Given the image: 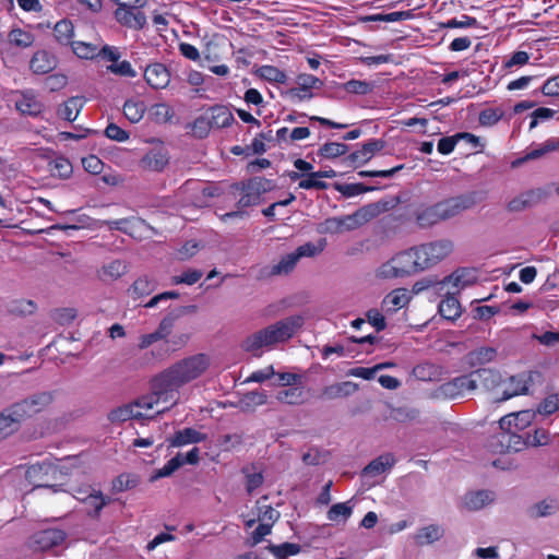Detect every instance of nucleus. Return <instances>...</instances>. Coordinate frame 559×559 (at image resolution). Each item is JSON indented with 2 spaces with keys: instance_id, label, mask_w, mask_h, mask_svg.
Masks as SVG:
<instances>
[{
  "instance_id": "f257e3e1",
  "label": "nucleus",
  "mask_w": 559,
  "mask_h": 559,
  "mask_svg": "<svg viewBox=\"0 0 559 559\" xmlns=\"http://www.w3.org/2000/svg\"><path fill=\"white\" fill-rule=\"evenodd\" d=\"M211 366L205 354H195L166 368L152 379L154 399L163 403L158 413H165L179 403V388L200 378Z\"/></svg>"
},
{
  "instance_id": "f03ea898",
  "label": "nucleus",
  "mask_w": 559,
  "mask_h": 559,
  "mask_svg": "<svg viewBox=\"0 0 559 559\" xmlns=\"http://www.w3.org/2000/svg\"><path fill=\"white\" fill-rule=\"evenodd\" d=\"M304 323L305 319L299 314L284 318L247 335L240 347L243 352L259 358L265 352L273 350L293 338Z\"/></svg>"
},
{
  "instance_id": "7ed1b4c3",
  "label": "nucleus",
  "mask_w": 559,
  "mask_h": 559,
  "mask_svg": "<svg viewBox=\"0 0 559 559\" xmlns=\"http://www.w3.org/2000/svg\"><path fill=\"white\" fill-rule=\"evenodd\" d=\"M498 380L499 374L492 369L479 368L441 384L437 390V394L444 399L454 400L474 393L479 383L490 389Z\"/></svg>"
},
{
  "instance_id": "20e7f679",
  "label": "nucleus",
  "mask_w": 559,
  "mask_h": 559,
  "mask_svg": "<svg viewBox=\"0 0 559 559\" xmlns=\"http://www.w3.org/2000/svg\"><path fill=\"white\" fill-rule=\"evenodd\" d=\"M419 272L413 248L400 251L382 262L373 272L377 280L388 281L409 276Z\"/></svg>"
},
{
  "instance_id": "39448f33",
  "label": "nucleus",
  "mask_w": 559,
  "mask_h": 559,
  "mask_svg": "<svg viewBox=\"0 0 559 559\" xmlns=\"http://www.w3.org/2000/svg\"><path fill=\"white\" fill-rule=\"evenodd\" d=\"M454 249L449 239H439L413 247L418 271L431 269L445 260Z\"/></svg>"
},
{
  "instance_id": "423d86ee",
  "label": "nucleus",
  "mask_w": 559,
  "mask_h": 559,
  "mask_svg": "<svg viewBox=\"0 0 559 559\" xmlns=\"http://www.w3.org/2000/svg\"><path fill=\"white\" fill-rule=\"evenodd\" d=\"M160 407H163V403L154 399V390L151 388L150 394L140 397L134 403L126 404L112 409L108 414V419L111 423H122L133 418H152L147 412L155 409L156 414H159L158 408Z\"/></svg>"
},
{
  "instance_id": "0eeeda50",
  "label": "nucleus",
  "mask_w": 559,
  "mask_h": 559,
  "mask_svg": "<svg viewBox=\"0 0 559 559\" xmlns=\"http://www.w3.org/2000/svg\"><path fill=\"white\" fill-rule=\"evenodd\" d=\"M72 495L85 504L87 515L94 519H98L103 508L110 502L109 497L104 496L100 490L91 486L78 487Z\"/></svg>"
},
{
  "instance_id": "6e6552de",
  "label": "nucleus",
  "mask_w": 559,
  "mask_h": 559,
  "mask_svg": "<svg viewBox=\"0 0 559 559\" xmlns=\"http://www.w3.org/2000/svg\"><path fill=\"white\" fill-rule=\"evenodd\" d=\"M52 401L50 393L41 392L34 394L21 402L14 403L9 406L11 413L15 416L17 421L21 424L27 417L33 416L36 413L43 411Z\"/></svg>"
},
{
  "instance_id": "1a4fd4ad",
  "label": "nucleus",
  "mask_w": 559,
  "mask_h": 559,
  "mask_svg": "<svg viewBox=\"0 0 559 559\" xmlns=\"http://www.w3.org/2000/svg\"><path fill=\"white\" fill-rule=\"evenodd\" d=\"M200 462V450L192 448L186 454L177 453L162 468L156 469L150 477V481L173 475L183 464L197 465Z\"/></svg>"
},
{
  "instance_id": "9d476101",
  "label": "nucleus",
  "mask_w": 559,
  "mask_h": 559,
  "mask_svg": "<svg viewBox=\"0 0 559 559\" xmlns=\"http://www.w3.org/2000/svg\"><path fill=\"white\" fill-rule=\"evenodd\" d=\"M476 194L468 193L443 200L441 202H438L437 204L442 221H447L473 207L476 204Z\"/></svg>"
},
{
  "instance_id": "9b49d317",
  "label": "nucleus",
  "mask_w": 559,
  "mask_h": 559,
  "mask_svg": "<svg viewBox=\"0 0 559 559\" xmlns=\"http://www.w3.org/2000/svg\"><path fill=\"white\" fill-rule=\"evenodd\" d=\"M66 538L67 534L62 530H43L31 537L28 545L35 551H46L62 545Z\"/></svg>"
},
{
  "instance_id": "f8f14e48",
  "label": "nucleus",
  "mask_w": 559,
  "mask_h": 559,
  "mask_svg": "<svg viewBox=\"0 0 559 559\" xmlns=\"http://www.w3.org/2000/svg\"><path fill=\"white\" fill-rule=\"evenodd\" d=\"M169 159L168 150L159 144L148 150L140 159L139 165L143 170L162 173L168 166Z\"/></svg>"
},
{
  "instance_id": "ddd939ff",
  "label": "nucleus",
  "mask_w": 559,
  "mask_h": 559,
  "mask_svg": "<svg viewBox=\"0 0 559 559\" xmlns=\"http://www.w3.org/2000/svg\"><path fill=\"white\" fill-rule=\"evenodd\" d=\"M536 413L532 409H524L516 413H511L503 416L499 420V426L502 431L513 430L515 432L522 431L531 426L535 419Z\"/></svg>"
},
{
  "instance_id": "4468645a",
  "label": "nucleus",
  "mask_w": 559,
  "mask_h": 559,
  "mask_svg": "<svg viewBox=\"0 0 559 559\" xmlns=\"http://www.w3.org/2000/svg\"><path fill=\"white\" fill-rule=\"evenodd\" d=\"M102 225L108 227L109 230H120L132 237H142L148 229V225L140 218H121L116 221H104Z\"/></svg>"
},
{
  "instance_id": "2eb2a0df",
  "label": "nucleus",
  "mask_w": 559,
  "mask_h": 559,
  "mask_svg": "<svg viewBox=\"0 0 559 559\" xmlns=\"http://www.w3.org/2000/svg\"><path fill=\"white\" fill-rule=\"evenodd\" d=\"M139 9L133 5L118 7L115 11V17L123 26L135 29L142 28L146 23V17Z\"/></svg>"
},
{
  "instance_id": "dca6fc26",
  "label": "nucleus",
  "mask_w": 559,
  "mask_h": 559,
  "mask_svg": "<svg viewBox=\"0 0 559 559\" xmlns=\"http://www.w3.org/2000/svg\"><path fill=\"white\" fill-rule=\"evenodd\" d=\"M173 326L174 319L169 317L164 318L154 332L139 336L138 348L141 350L146 349L153 346L155 343L166 338L170 334Z\"/></svg>"
},
{
  "instance_id": "f3484780",
  "label": "nucleus",
  "mask_w": 559,
  "mask_h": 559,
  "mask_svg": "<svg viewBox=\"0 0 559 559\" xmlns=\"http://www.w3.org/2000/svg\"><path fill=\"white\" fill-rule=\"evenodd\" d=\"M15 108L22 115L38 116L43 109V104L38 100L33 91H24L15 94Z\"/></svg>"
},
{
  "instance_id": "a211bd4d",
  "label": "nucleus",
  "mask_w": 559,
  "mask_h": 559,
  "mask_svg": "<svg viewBox=\"0 0 559 559\" xmlns=\"http://www.w3.org/2000/svg\"><path fill=\"white\" fill-rule=\"evenodd\" d=\"M409 300L411 296L406 288H395L383 298L381 308L386 313H394L404 308Z\"/></svg>"
},
{
  "instance_id": "6ab92c4d",
  "label": "nucleus",
  "mask_w": 559,
  "mask_h": 559,
  "mask_svg": "<svg viewBox=\"0 0 559 559\" xmlns=\"http://www.w3.org/2000/svg\"><path fill=\"white\" fill-rule=\"evenodd\" d=\"M496 495L490 490H478L466 493L463 498V507L468 511H478L491 504Z\"/></svg>"
},
{
  "instance_id": "aec40b11",
  "label": "nucleus",
  "mask_w": 559,
  "mask_h": 559,
  "mask_svg": "<svg viewBox=\"0 0 559 559\" xmlns=\"http://www.w3.org/2000/svg\"><path fill=\"white\" fill-rule=\"evenodd\" d=\"M444 536V528L440 524H429L417 530L414 542L417 546L432 545Z\"/></svg>"
},
{
  "instance_id": "412c9836",
  "label": "nucleus",
  "mask_w": 559,
  "mask_h": 559,
  "mask_svg": "<svg viewBox=\"0 0 559 559\" xmlns=\"http://www.w3.org/2000/svg\"><path fill=\"white\" fill-rule=\"evenodd\" d=\"M206 435L194 428H183L168 439L169 447L181 448L189 444L200 443L206 440Z\"/></svg>"
},
{
  "instance_id": "4be33fe9",
  "label": "nucleus",
  "mask_w": 559,
  "mask_h": 559,
  "mask_svg": "<svg viewBox=\"0 0 559 559\" xmlns=\"http://www.w3.org/2000/svg\"><path fill=\"white\" fill-rule=\"evenodd\" d=\"M379 213V209L377 205L369 204L357 210L355 213L350 215H346L345 225H347V229L354 230L365 225L372 218H374Z\"/></svg>"
},
{
  "instance_id": "5701e85b",
  "label": "nucleus",
  "mask_w": 559,
  "mask_h": 559,
  "mask_svg": "<svg viewBox=\"0 0 559 559\" xmlns=\"http://www.w3.org/2000/svg\"><path fill=\"white\" fill-rule=\"evenodd\" d=\"M144 78L153 88H164L169 84L170 75L165 66L154 63L146 68Z\"/></svg>"
},
{
  "instance_id": "b1692460",
  "label": "nucleus",
  "mask_w": 559,
  "mask_h": 559,
  "mask_svg": "<svg viewBox=\"0 0 559 559\" xmlns=\"http://www.w3.org/2000/svg\"><path fill=\"white\" fill-rule=\"evenodd\" d=\"M384 147V142L381 140H372L362 145L361 148L355 151L348 156V159L359 166L369 162L377 152Z\"/></svg>"
},
{
  "instance_id": "393cba45",
  "label": "nucleus",
  "mask_w": 559,
  "mask_h": 559,
  "mask_svg": "<svg viewBox=\"0 0 559 559\" xmlns=\"http://www.w3.org/2000/svg\"><path fill=\"white\" fill-rule=\"evenodd\" d=\"M84 104L85 99L81 96L70 97L58 107L57 115L66 121L73 122L79 117Z\"/></svg>"
},
{
  "instance_id": "a878e982",
  "label": "nucleus",
  "mask_w": 559,
  "mask_h": 559,
  "mask_svg": "<svg viewBox=\"0 0 559 559\" xmlns=\"http://www.w3.org/2000/svg\"><path fill=\"white\" fill-rule=\"evenodd\" d=\"M357 390L358 385L352 381L333 383L322 390L321 397L324 400L346 397L354 394Z\"/></svg>"
},
{
  "instance_id": "bb28decb",
  "label": "nucleus",
  "mask_w": 559,
  "mask_h": 559,
  "mask_svg": "<svg viewBox=\"0 0 559 559\" xmlns=\"http://www.w3.org/2000/svg\"><path fill=\"white\" fill-rule=\"evenodd\" d=\"M559 511V499L557 498H546L542 501H538L532 504L527 514L532 519L546 518L550 516Z\"/></svg>"
},
{
  "instance_id": "cd10ccee",
  "label": "nucleus",
  "mask_w": 559,
  "mask_h": 559,
  "mask_svg": "<svg viewBox=\"0 0 559 559\" xmlns=\"http://www.w3.org/2000/svg\"><path fill=\"white\" fill-rule=\"evenodd\" d=\"M29 66L34 73L46 74L56 68L57 60L51 53L39 50L34 53Z\"/></svg>"
},
{
  "instance_id": "c85d7f7f",
  "label": "nucleus",
  "mask_w": 559,
  "mask_h": 559,
  "mask_svg": "<svg viewBox=\"0 0 559 559\" xmlns=\"http://www.w3.org/2000/svg\"><path fill=\"white\" fill-rule=\"evenodd\" d=\"M127 264L122 260H112L105 263L98 271L97 277L103 282L116 281L127 273Z\"/></svg>"
},
{
  "instance_id": "c756f323",
  "label": "nucleus",
  "mask_w": 559,
  "mask_h": 559,
  "mask_svg": "<svg viewBox=\"0 0 559 559\" xmlns=\"http://www.w3.org/2000/svg\"><path fill=\"white\" fill-rule=\"evenodd\" d=\"M415 218L420 227H430L442 222L437 203L418 209L415 213Z\"/></svg>"
},
{
  "instance_id": "7c9ffc66",
  "label": "nucleus",
  "mask_w": 559,
  "mask_h": 559,
  "mask_svg": "<svg viewBox=\"0 0 559 559\" xmlns=\"http://www.w3.org/2000/svg\"><path fill=\"white\" fill-rule=\"evenodd\" d=\"M542 198L540 191H527L525 193H522L515 198H513L508 203V210L510 212H521L527 207H531L535 203H537Z\"/></svg>"
},
{
  "instance_id": "2f4dec72",
  "label": "nucleus",
  "mask_w": 559,
  "mask_h": 559,
  "mask_svg": "<svg viewBox=\"0 0 559 559\" xmlns=\"http://www.w3.org/2000/svg\"><path fill=\"white\" fill-rule=\"evenodd\" d=\"M20 428V423L11 413L10 407L0 412V442L14 435Z\"/></svg>"
},
{
  "instance_id": "473e14b6",
  "label": "nucleus",
  "mask_w": 559,
  "mask_h": 559,
  "mask_svg": "<svg viewBox=\"0 0 559 559\" xmlns=\"http://www.w3.org/2000/svg\"><path fill=\"white\" fill-rule=\"evenodd\" d=\"M497 352L493 347H479L465 356V362L469 367H477L488 364L495 359Z\"/></svg>"
},
{
  "instance_id": "72a5a7b5",
  "label": "nucleus",
  "mask_w": 559,
  "mask_h": 559,
  "mask_svg": "<svg viewBox=\"0 0 559 559\" xmlns=\"http://www.w3.org/2000/svg\"><path fill=\"white\" fill-rule=\"evenodd\" d=\"M394 464V459L390 454L381 455L371 461L365 468L364 475L376 477L388 472Z\"/></svg>"
},
{
  "instance_id": "f704fd0d",
  "label": "nucleus",
  "mask_w": 559,
  "mask_h": 559,
  "mask_svg": "<svg viewBox=\"0 0 559 559\" xmlns=\"http://www.w3.org/2000/svg\"><path fill=\"white\" fill-rule=\"evenodd\" d=\"M501 451L519 452L527 447L526 438H523L518 432L502 431L500 436Z\"/></svg>"
},
{
  "instance_id": "c9c22d12",
  "label": "nucleus",
  "mask_w": 559,
  "mask_h": 559,
  "mask_svg": "<svg viewBox=\"0 0 559 559\" xmlns=\"http://www.w3.org/2000/svg\"><path fill=\"white\" fill-rule=\"evenodd\" d=\"M266 399L264 391H251L239 399L238 406L243 412H253L258 406L265 404Z\"/></svg>"
},
{
  "instance_id": "e433bc0d",
  "label": "nucleus",
  "mask_w": 559,
  "mask_h": 559,
  "mask_svg": "<svg viewBox=\"0 0 559 559\" xmlns=\"http://www.w3.org/2000/svg\"><path fill=\"white\" fill-rule=\"evenodd\" d=\"M439 313L447 320H455L462 313L459 300L451 294L445 296L439 304Z\"/></svg>"
},
{
  "instance_id": "4c0bfd02",
  "label": "nucleus",
  "mask_w": 559,
  "mask_h": 559,
  "mask_svg": "<svg viewBox=\"0 0 559 559\" xmlns=\"http://www.w3.org/2000/svg\"><path fill=\"white\" fill-rule=\"evenodd\" d=\"M235 121L233 114L224 106H216L211 110L210 126L222 129L229 127Z\"/></svg>"
},
{
  "instance_id": "58836bf2",
  "label": "nucleus",
  "mask_w": 559,
  "mask_h": 559,
  "mask_svg": "<svg viewBox=\"0 0 559 559\" xmlns=\"http://www.w3.org/2000/svg\"><path fill=\"white\" fill-rule=\"evenodd\" d=\"M277 401L289 405H298L305 401V391L302 386L292 385L281 390L276 395Z\"/></svg>"
},
{
  "instance_id": "ea45409f",
  "label": "nucleus",
  "mask_w": 559,
  "mask_h": 559,
  "mask_svg": "<svg viewBox=\"0 0 559 559\" xmlns=\"http://www.w3.org/2000/svg\"><path fill=\"white\" fill-rule=\"evenodd\" d=\"M156 282L144 275L134 281L130 288L133 298H140L152 294L156 289Z\"/></svg>"
},
{
  "instance_id": "a19ab883",
  "label": "nucleus",
  "mask_w": 559,
  "mask_h": 559,
  "mask_svg": "<svg viewBox=\"0 0 559 559\" xmlns=\"http://www.w3.org/2000/svg\"><path fill=\"white\" fill-rule=\"evenodd\" d=\"M8 41L19 48L31 47L34 43V35L22 28H12L8 34Z\"/></svg>"
},
{
  "instance_id": "79ce46f5",
  "label": "nucleus",
  "mask_w": 559,
  "mask_h": 559,
  "mask_svg": "<svg viewBox=\"0 0 559 559\" xmlns=\"http://www.w3.org/2000/svg\"><path fill=\"white\" fill-rule=\"evenodd\" d=\"M56 39L62 45H71L74 35V27L71 21L61 20L56 23L53 28Z\"/></svg>"
},
{
  "instance_id": "37998d69",
  "label": "nucleus",
  "mask_w": 559,
  "mask_h": 559,
  "mask_svg": "<svg viewBox=\"0 0 559 559\" xmlns=\"http://www.w3.org/2000/svg\"><path fill=\"white\" fill-rule=\"evenodd\" d=\"M353 513V506L350 501L340 502L333 504L328 511L326 518L332 522H345L348 518H350Z\"/></svg>"
},
{
  "instance_id": "c03bdc74",
  "label": "nucleus",
  "mask_w": 559,
  "mask_h": 559,
  "mask_svg": "<svg viewBox=\"0 0 559 559\" xmlns=\"http://www.w3.org/2000/svg\"><path fill=\"white\" fill-rule=\"evenodd\" d=\"M257 73L261 79L272 83L284 84L287 81V75L285 74V72L274 66H261L258 69Z\"/></svg>"
},
{
  "instance_id": "a18cd8bd",
  "label": "nucleus",
  "mask_w": 559,
  "mask_h": 559,
  "mask_svg": "<svg viewBox=\"0 0 559 559\" xmlns=\"http://www.w3.org/2000/svg\"><path fill=\"white\" fill-rule=\"evenodd\" d=\"M299 259L296 257V253L293 251L286 255H284L276 264L272 266L271 274L272 275H285L290 273Z\"/></svg>"
},
{
  "instance_id": "49530a36",
  "label": "nucleus",
  "mask_w": 559,
  "mask_h": 559,
  "mask_svg": "<svg viewBox=\"0 0 559 559\" xmlns=\"http://www.w3.org/2000/svg\"><path fill=\"white\" fill-rule=\"evenodd\" d=\"M326 246L325 239H320L318 242H306L299 246L294 252L296 257L300 260L301 258H313L320 254Z\"/></svg>"
},
{
  "instance_id": "de8ad7c7",
  "label": "nucleus",
  "mask_w": 559,
  "mask_h": 559,
  "mask_svg": "<svg viewBox=\"0 0 559 559\" xmlns=\"http://www.w3.org/2000/svg\"><path fill=\"white\" fill-rule=\"evenodd\" d=\"M126 118L132 123L139 122L145 112V105L138 100H127L123 106Z\"/></svg>"
},
{
  "instance_id": "09e8293b",
  "label": "nucleus",
  "mask_w": 559,
  "mask_h": 559,
  "mask_svg": "<svg viewBox=\"0 0 559 559\" xmlns=\"http://www.w3.org/2000/svg\"><path fill=\"white\" fill-rule=\"evenodd\" d=\"M71 46L73 52L81 59H93L99 53V47L94 44L75 40L71 43Z\"/></svg>"
},
{
  "instance_id": "8fccbe9b",
  "label": "nucleus",
  "mask_w": 559,
  "mask_h": 559,
  "mask_svg": "<svg viewBox=\"0 0 559 559\" xmlns=\"http://www.w3.org/2000/svg\"><path fill=\"white\" fill-rule=\"evenodd\" d=\"M36 310L37 305L31 299H15L9 305V311L16 316H29Z\"/></svg>"
},
{
  "instance_id": "3c124183",
  "label": "nucleus",
  "mask_w": 559,
  "mask_h": 559,
  "mask_svg": "<svg viewBox=\"0 0 559 559\" xmlns=\"http://www.w3.org/2000/svg\"><path fill=\"white\" fill-rule=\"evenodd\" d=\"M527 390H528V388H527L526 381L524 379L518 378V377H511L509 380L508 388L503 391L501 401L509 400V399L520 395V394H526Z\"/></svg>"
},
{
  "instance_id": "603ef678",
  "label": "nucleus",
  "mask_w": 559,
  "mask_h": 559,
  "mask_svg": "<svg viewBox=\"0 0 559 559\" xmlns=\"http://www.w3.org/2000/svg\"><path fill=\"white\" fill-rule=\"evenodd\" d=\"M296 83L299 86V90L302 92H306L308 94H305L302 97L305 98H311L312 94L310 93L311 88H319L322 85V82L320 79L312 74L308 73H301L297 76Z\"/></svg>"
},
{
  "instance_id": "864d4df0",
  "label": "nucleus",
  "mask_w": 559,
  "mask_h": 559,
  "mask_svg": "<svg viewBox=\"0 0 559 559\" xmlns=\"http://www.w3.org/2000/svg\"><path fill=\"white\" fill-rule=\"evenodd\" d=\"M413 373L421 381H432L439 378L440 369L432 364H421L414 368Z\"/></svg>"
},
{
  "instance_id": "5fc2aeb1",
  "label": "nucleus",
  "mask_w": 559,
  "mask_h": 559,
  "mask_svg": "<svg viewBox=\"0 0 559 559\" xmlns=\"http://www.w3.org/2000/svg\"><path fill=\"white\" fill-rule=\"evenodd\" d=\"M57 472H58V468L52 463L43 462L40 464L32 465L27 469V477L35 483L37 480V478H39L41 475L55 476Z\"/></svg>"
},
{
  "instance_id": "6e6d98bb",
  "label": "nucleus",
  "mask_w": 559,
  "mask_h": 559,
  "mask_svg": "<svg viewBox=\"0 0 559 559\" xmlns=\"http://www.w3.org/2000/svg\"><path fill=\"white\" fill-rule=\"evenodd\" d=\"M260 201V190L251 185L243 189L241 198L237 202V207L242 210L258 204Z\"/></svg>"
},
{
  "instance_id": "4d7b16f0",
  "label": "nucleus",
  "mask_w": 559,
  "mask_h": 559,
  "mask_svg": "<svg viewBox=\"0 0 559 559\" xmlns=\"http://www.w3.org/2000/svg\"><path fill=\"white\" fill-rule=\"evenodd\" d=\"M267 549L276 557L277 559H285L288 556H294L299 554L300 546L298 544L293 543H283L281 545H270Z\"/></svg>"
},
{
  "instance_id": "13d9d810",
  "label": "nucleus",
  "mask_w": 559,
  "mask_h": 559,
  "mask_svg": "<svg viewBox=\"0 0 559 559\" xmlns=\"http://www.w3.org/2000/svg\"><path fill=\"white\" fill-rule=\"evenodd\" d=\"M139 484V477L135 474L124 473L119 475L112 481L114 490L121 492L134 488Z\"/></svg>"
},
{
  "instance_id": "bf43d9fd",
  "label": "nucleus",
  "mask_w": 559,
  "mask_h": 559,
  "mask_svg": "<svg viewBox=\"0 0 559 559\" xmlns=\"http://www.w3.org/2000/svg\"><path fill=\"white\" fill-rule=\"evenodd\" d=\"M373 86L367 81L350 80L344 84V90L347 93L366 95L372 91Z\"/></svg>"
},
{
  "instance_id": "052dcab7",
  "label": "nucleus",
  "mask_w": 559,
  "mask_h": 559,
  "mask_svg": "<svg viewBox=\"0 0 559 559\" xmlns=\"http://www.w3.org/2000/svg\"><path fill=\"white\" fill-rule=\"evenodd\" d=\"M347 151V146L343 143H338V142H330V143H325L321 148H320V155H322L323 157H326V158H335V157H338L343 154H345Z\"/></svg>"
},
{
  "instance_id": "680f3d73",
  "label": "nucleus",
  "mask_w": 559,
  "mask_h": 559,
  "mask_svg": "<svg viewBox=\"0 0 559 559\" xmlns=\"http://www.w3.org/2000/svg\"><path fill=\"white\" fill-rule=\"evenodd\" d=\"M107 70L111 73L120 76L134 78L136 75L135 70L132 68L131 63L127 60L116 61L107 67Z\"/></svg>"
},
{
  "instance_id": "e2e57ef3",
  "label": "nucleus",
  "mask_w": 559,
  "mask_h": 559,
  "mask_svg": "<svg viewBox=\"0 0 559 559\" xmlns=\"http://www.w3.org/2000/svg\"><path fill=\"white\" fill-rule=\"evenodd\" d=\"M549 441V432L543 428H538L534 431V433H527L526 436L527 447L547 445Z\"/></svg>"
},
{
  "instance_id": "0e129e2a",
  "label": "nucleus",
  "mask_w": 559,
  "mask_h": 559,
  "mask_svg": "<svg viewBox=\"0 0 559 559\" xmlns=\"http://www.w3.org/2000/svg\"><path fill=\"white\" fill-rule=\"evenodd\" d=\"M203 273L200 270H188L183 272L181 275L174 276L171 282L173 284H187V285H193L195 284L201 277Z\"/></svg>"
},
{
  "instance_id": "69168bd1",
  "label": "nucleus",
  "mask_w": 559,
  "mask_h": 559,
  "mask_svg": "<svg viewBox=\"0 0 559 559\" xmlns=\"http://www.w3.org/2000/svg\"><path fill=\"white\" fill-rule=\"evenodd\" d=\"M559 409V395H548L538 406L537 412L542 415H551Z\"/></svg>"
},
{
  "instance_id": "338daca9",
  "label": "nucleus",
  "mask_w": 559,
  "mask_h": 559,
  "mask_svg": "<svg viewBox=\"0 0 559 559\" xmlns=\"http://www.w3.org/2000/svg\"><path fill=\"white\" fill-rule=\"evenodd\" d=\"M242 443V438L240 435L231 433L224 435L219 438L218 444L223 451H233L240 447Z\"/></svg>"
},
{
  "instance_id": "774afa93",
  "label": "nucleus",
  "mask_w": 559,
  "mask_h": 559,
  "mask_svg": "<svg viewBox=\"0 0 559 559\" xmlns=\"http://www.w3.org/2000/svg\"><path fill=\"white\" fill-rule=\"evenodd\" d=\"M465 272L463 270H457L453 272L451 275L444 277L442 281H439L440 288L442 289L444 285H452L454 288H461L466 285L464 281Z\"/></svg>"
}]
</instances>
